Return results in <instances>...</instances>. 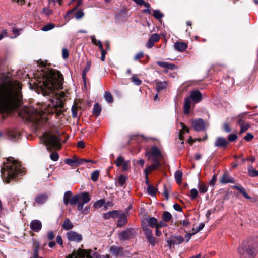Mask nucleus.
I'll return each mask as SVG.
<instances>
[{
	"mask_svg": "<svg viewBox=\"0 0 258 258\" xmlns=\"http://www.w3.org/2000/svg\"><path fill=\"white\" fill-rule=\"evenodd\" d=\"M35 77L37 79L33 84L39 89V93L49 96L52 106L58 112H61L63 108L62 99L66 95L64 92L60 91L62 89V75L56 70H42Z\"/></svg>",
	"mask_w": 258,
	"mask_h": 258,
	"instance_id": "obj_1",
	"label": "nucleus"
},
{
	"mask_svg": "<svg viewBox=\"0 0 258 258\" xmlns=\"http://www.w3.org/2000/svg\"><path fill=\"white\" fill-rule=\"evenodd\" d=\"M21 87L17 81L9 80L0 84V112L16 109L22 99Z\"/></svg>",
	"mask_w": 258,
	"mask_h": 258,
	"instance_id": "obj_2",
	"label": "nucleus"
},
{
	"mask_svg": "<svg viewBox=\"0 0 258 258\" xmlns=\"http://www.w3.org/2000/svg\"><path fill=\"white\" fill-rule=\"evenodd\" d=\"M24 172L21 163L13 157L7 158L1 170L3 180L7 183H9L11 180L19 178Z\"/></svg>",
	"mask_w": 258,
	"mask_h": 258,
	"instance_id": "obj_3",
	"label": "nucleus"
},
{
	"mask_svg": "<svg viewBox=\"0 0 258 258\" xmlns=\"http://www.w3.org/2000/svg\"><path fill=\"white\" fill-rule=\"evenodd\" d=\"M239 258H256L258 253L256 243H242L238 248Z\"/></svg>",
	"mask_w": 258,
	"mask_h": 258,
	"instance_id": "obj_4",
	"label": "nucleus"
},
{
	"mask_svg": "<svg viewBox=\"0 0 258 258\" xmlns=\"http://www.w3.org/2000/svg\"><path fill=\"white\" fill-rule=\"evenodd\" d=\"M19 115L27 121H38L42 115L41 112L32 107H25L19 113Z\"/></svg>",
	"mask_w": 258,
	"mask_h": 258,
	"instance_id": "obj_5",
	"label": "nucleus"
},
{
	"mask_svg": "<svg viewBox=\"0 0 258 258\" xmlns=\"http://www.w3.org/2000/svg\"><path fill=\"white\" fill-rule=\"evenodd\" d=\"M202 99V94L199 91L193 90L191 91L190 96L184 99L183 106L184 114H189L192 101L195 104L200 102Z\"/></svg>",
	"mask_w": 258,
	"mask_h": 258,
	"instance_id": "obj_6",
	"label": "nucleus"
},
{
	"mask_svg": "<svg viewBox=\"0 0 258 258\" xmlns=\"http://www.w3.org/2000/svg\"><path fill=\"white\" fill-rule=\"evenodd\" d=\"M42 140L48 148V146L59 148L60 147V139L57 135H54L49 133H45L42 137Z\"/></svg>",
	"mask_w": 258,
	"mask_h": 258,
	"instance_id": "obj_7",
	"label": "nucleus"
},
{
	"mask_svg": "<svg viewBox=\"0 0 258 258\" xmlns=\"http://www.w3.org/2000/svg\"><path fill=\"white\" fill-rule=\"evenodd\" d=\"M95 254L91 250L79 248L76 252L68 255L66 258H75L77 255H79L81 257L95 258Z\"/></svg>",
	"mask_w": 258,
	"mask_h": 258,
	"instance_id": "obj_8",
	"label": "nucleus"
},
{
	"mask_svg": "<svg viewBox=\"0 0 258 258\" xmlns=\"http://www.w3.org/2000/svg\"><path fill=\"white\" fill-rule=\"evenodd\" d=\"M92 162L91 160H86L85 159H79L76 156H74L72 158H68L65 160V163L72 167H76L83 164L84 162Z\"/></svg>",
	"mask_w": 258,
	"mask_h": 258,
	"instance_id": "obj_9",
	"label": "nucleus"
},
{
	"mask_svg": "<svg viewBox=\"0 0 258 258\" xmlns=\"http://www.w3.org/2000/svg\"><path fill=\"white\" fill-rule=\"evenodd\" d=\"M145 155L148 156L149 159H158L161 156L159 149L156 146H153L150 151L146 152Z\"/></svg>",
	"mask_w": 258,
	"mask_h": 258,
	"instance_id": "obj_10",
	"label": "nucleus"
},
{
	"mask_svg": "<svg viewBox=\"0 0 258 258\" xmlns=\"http://www.w3.org/2000/svg\"><path fill=\"white\" fill-rule=\"evenodd\" d=\"M135 231L133 229H127L122 232L119 235V238L120 240H128L134 235Z\"/></svg>",
	"mask_w": 258,
	"mask_h": 258,
	"instance_id": "obj_11",
	"label": "nucleus"
},
{
	"mask_svg": "<svg viewBox=\"0 0 258 258\" xmlns=\"http://www.w3.org/2000/svg\"><path fill=\"white\" fill-rule=\"evenodd\" d=\"M192 125L194 130L196 131H201L205 128V122L201 118L194 120L192 121Z\"/></svg>",
	"mask_w": 258,
	"mask_h": 258,
	"instance_id": "obj_12",
	"label": "nucleus"
},
{
	"mask_svg": "<svg viewBox=\"0 0 258 258\" xmlns=\"http://www.w3.org/2000/svg\"><path fill=\"white\" fill-rule=\"evenodd\" d=\"M67 236L69 241L78 242L82 240V235L73 231L68 232Z\"/></svg>",
	"mask_w": 258,
	"mask_h": 258,
	"instance_id": "obj_13",
	"label": "nucleus"
},
{
	"mask_svg": "<svg viewBox=\"0 0 258 258\" xmlns=\"http://www.w3.org/2000/svg\"><path fill=\"white\" fill-rule=\"evenodd\" d=\"M244 114L239 115L237 117V122L240 126V133H243L246 131L249 128V124L246 123L242 119V116Z\"/></svg>",
	"mask_w": 258,
	"mask_h": 258,
	"instance_id": "obj_14",
	"label": "nucleus"
},
{
	"mask_svg": "<svg viewBox=\"0 0 258 258\" xmlns=\"http://www.w3.org/2000/svg\"><path fill=\"white\" fill-rule=\"evenodd\" d=\"M160 36L158 34H153L149 39L148 42L146 43V47L148 48H152L154 46V43L158 42Z\"/></svg>",
	"mask_w": 258,
	"mask_h": 258,
	"instance_id": "obj_15",
	"label": "nucleus"
},
{
	"mask_svg": "<svg viewBox=\"0 0 258 258\" xmlns=\"http://www.w3.org/2000/svg\"><path fill=\"white\" fill-rule=\"evenodd\" d=\"M30 227L31 229L33 231L38 232L42 228V223L41 221L38 220H33L31 222Z\"/></svg>",
	"mask_w": 258,
	"mask_h": 258,
	"instance_id": "obj_16",
	"label": "nucleus"
},
{
	"mask_svg": "<svg viewBox=\"0 0 258 258\" xmlns=\"http://www.w3.org/2000/svg\"><path fill=\"white\" fill-rule=\"evenodd\" d=\"M228 144V141L225 138L220 137L216 139L214 145L217 147H226Z\"/></svg>",
	"mask_w": 258,
	"mask_h": 258,
	"instance_id": "obj_17",
	"label": "nucleus"
},
{
	"mask_svg": "<svg viewBox=\"0 0 258 258\" xmlns=\"http://www.w3.org/2000/svg\"><path fill=\"white\" fill-rule=\"evenodd\" d=\"M48 197L45 194H40L36 196L35 198V201L38 204H43L47 200Z\"/></svg>",
	"mask_w": 258,
	"mask_h": 258,
	"instance_id": "obj_18",
	"label": "nucleus"
},
{
	"mask_svg": "<svg viewBox=\"0 0 258 258\" xmlns=\"http://www.w3.org/2000/svg\"><path fill=\"white\" fill-rule=\"evenodd\" d=\"M117 221V227H121L127 222V217L124 213H121Z\"/></svg>",
	"mask_w": 258,
	"mask_h": 258,
	"instance_id": "obj_19",
	"label": "nucleus"
},
{
	"mask_svg": "<svg viewBox=\"0 0 258 258\" xmlns=\"http://www.w3.org/2000/svg\"><path fill=\"white\" fill-rule=\"evenodd\" d=\"M157 64L161 67L166 68L167 69L174 70L176 68V66L172 63H169L165 61H157Z\"/></svg>",
	"mask_w": 258,
	"mask_h": 258,
	"instance_id": "obj_20",
	"label": "nucleus"
},
{
	"mask_svg": "<svg viewBox=\"0 0 258 258\" xmlns=\"http://www.w3.org/2000/svg\"><path fill=\"white\" fill-rule=\"evenodd\" d=\"M174 47L176 49L179 51H183L187 47V45L185 43L183 42H176L174 44Z\"/></svg>",
	"mask_w": 258,
	"mask_h": 258,
	"instance_id": "obj_21",
	"label": "nucleus"
},
{
	"mask_svg": "<svg viewBox=\"0 0 258 258\" xmlns=\"http://www.w3.org/2000/svg\"><path fill=\"white\" fill-rule=\"evenodd\" d=\"M153 163L148 166V169L149 170H156L161 166L160 162L158 159H152Z\"/></svg>",
	"mask_w": 258,
	"mask_h": 258,
	"instance_id": "obj_22",
	"label": "nucleus"
},
{
	"mask_svg": "<svg viewBox=\"0 0 258 258\" xmlns=\"http://www.w3.org/2000/svg\"><path fill=\"white\" fill-rule=\"evenodd\" d=\"M110 250L114 255H121L122 254V249L117 246H111Z\"/></svg>",
	"mask_w": 258,
	"mask_h": 258,
	"instance_id": "obj_23",
	"label": "nucleus"
},
{
	"mask_svg": "<svg viewBox=\"0 0 258 258\" xmlns=\"http://www.w3.org/2000/svg\"><path fill=\"white\" fill-rule=\"evenodd\" d=\"M148 225L152 228H157L158 220L155 217H150L147 220Z\"/></svg>",
	"mask_w": 258,
	"mask_h": 258,
	"instance_id": "obj_24",
	"label": "nucleus"
},
{
	"mask_svg": "<svg viewBox=\"0 0 258 258\" xmlns=\"http://www.w3.org/2000/svg\"><path fill=\"white\" fill-rule=\"evenodd\" d=\"M73 224L69 218L65 219L62 225L63 228L66 230H69L73 228Z\"/></svg>",
	"mask_w": 258,
	"mask_h": 258,
	"instance_id": "obj_25",
	"label": "nucleus"
},
{
	"mask_svg": "<svg viewBox=\"0 0 258 258\" xmlns=\"http://www.w3.org/2000/svg\"><path fill=\"white\" fill-rule=\"evenodd\" d=\"M79 195L80 196V200H81V202L84 204L88 203L91 200V198L87 192H83Z\"/></svg>",
	"mask_w": 258,
	"mask_h": 258,
	"instance_id": "obj_26",
	"label": "nucleus"
},
{
	"mask_svg": "<svg viewBox=\"0 0 258 258\" xmlns=\"http://www.w3.org/2000/svg\"><path fill=\"white\" fill-rule=\"evenodd\" d=\"M221 182L222 183H234V179L232 177L224 175L221 179Z\"/></svg>",
	"mask_w": 258,
	"mask_h": 258,
	"instance_id": "obj_27",
	"label": "nucleus"
},
{
	"mask_svg": "<svg viewBox=\"0 0 258 258\" xmlns=\"http://www.w3.org/2000/svg\"><path fill=\"white\" fill-rule=\"evenodd\" d=\"M204 227V224L201 223L199 224V226L196 228L195 232L193 233H187L186 234V237L187 238V240H189L190 238V237L195 234V233L199 232L201 230H202Z\"/></svg>",
	"mask_w": 258,
	"mask_h": 258,
	"instance_id": "obj_28",
	"label": "nucleus"
},
{
	"mask_svg": "<svg viewBox=\"0 0 258 258\" xmlns=\"http://www.w3.org/2000/svg\"><path fill=\"white\" fill-rule=\"evenodd\" d=\"M8 136L10 139H15L18 138V137L20 136V133L18 131L11 130L9 131Z\"/></svg>",
	"mask_w": 258,
	"mask_h": 258,
	"instance_id": "obj_29",
	"label": "nucleus"
},
{
	"mask_svg": "<svg viewBox=\"0 0 258 258\" xmlns=\"http://www.w3.org/2000/svg\"><path fill=\"white\" fill-rule=\"evenodd\" d=\"M167 83L166 82H158L156 83V90L157 92L161 91L166 88Z\"/></svg>",
	"mask_w": 258,
	"mask_h": 258,
	"instance_id": "obj_30",
	"label": "nucleus"
},
{
	"mask_svg": "<svg viewBox=\"0 0 258 258\" xmlns=\"http://www.w3.org/2000/svg\"><path fill=\"white\" fill-rule=\"evenodd\" d=\"M72 194L70 191H67L64 193L63 196V202L66 205H67L70 201Z\"/></svg>",
	"mask_w": 258,
	"mask_h": 258,
	"instance_id": "obj_31",
	"label": "nucleus"
},
{
	"mask_svg": "<svg viewBox=\"0 0 258 258\" xmlns=\"http://www.w3.org/2000/svg\"><path fill=\"white\" fill-rule=\"evenodd\" d=\"M101 111V106L98 103H95L93 109V113L96 116H99Z\"/></svg>",
	"mask_w": 258,
	"mask_h": 258,
	"instance_id": "obj_32",
	"label": "nucleus"
},
{
	"mask_svg": "<svg viewBox=\"0 0 258 258\" xmlns=\"http://www.w3.org/2000/svg\"><path fill=\"white\" fill-rule=\"evenodd\" d=\"M104 97L105 100L108 103H112L113 101V96L111 95V93L109 91H106L104 95Z\"/></svg>",
	"mask_w": 258,
	"mask_h": 258,
	"instance_id": "obj_33",
	"label": "nucleus"
},
{
	"mask_svg": "<svg viewBox=\"0 0 258 258\" xmlns=\"http://www.w3.org/2000/svg\"><path fill=\"white\" fill-rule=\"evenodd\" d=\"M175 179L176 181L180 184L182 181V173L179 170H177L175 172L174 174Z\"/></svg>",
	"mask_w": 258,
	"mask_h": 258,
	"instance_id": "obj_34",
	"label": "nucleus"
},
{
	"mask_svg": "<svg viewBox=\"0 0 258 258\" xmlns=\"http://www.w3.org/2000/svg\"><path fill=\"white\" fill-rule=\"evenodd\" d=\"M80 200V196L79 195H75L71 197L69 203L71 205H74L79 203Z\"/></svg>",
	"mask_w": 258,
	"mask_h": 258,
	"instance_id": "obj_35",
	"label": "nucleus"
},
{
	"mask_svg": "<svg viewBox=\"0 0 258 258\" xmlns=\"http://www.w3.org/2000/svg\"><path fill=\"white\" fill-rule=\"evenodd\" d=\"M127 177L123 175H120L117 179V183L120 186H122L126 182Z\"/></svg>",
	"mask_w": 258,
	"mask_h": 258,
	"instance_id": "obj_36",
	"label": "nucleus"
},
{
	"mask_svg": "<svg viewBox=\"0 0 258 258\" xmlns=\"http://www.w3.org/2000/svg\"><path fill=\"white\" fill-rule=\"evenodd\" d=\"M172 216V215L167 211L164 212L162 214L163 220L165 222H168L171 219Z\"/></svg>",
	"mask_w": 258,
	"mask_h": 258,
	"instance_id": "obj_37",
	"label": "nucleus"
},
{
	"mask_svg": "<svg viewBox=\"0 0 258 258\" xmlns=\"http://www.w3.org/2000/svg\"><path fill=\"white\" fill-rule=\"evenodd\" d=\"M147 192L152 196H155L156 192L157 189L151 185H148L147 188Z\"/></svg>",
	"mask_w": 258,
	"mask_h": 258,
	"instance_id": "obj_38",
	"label": "nucleus"
},
{
	"mask_svg": "<svg viewBox=\"0 0 258 258\" xmlns=\"http://www.w3.org/2000/svg\"><path fill=\"white\" fill-rule=\"evenodd\" d=\"M91 66V62L90 61H88L86 63V66L82 72V77L85 80V76L86 75L87 73L89 71Z\"/></svg>",
	"mask_w": 258,
	"mask_h": 258,
	"instance_id": "obj_39",
	"label": "nucleus"
},
{
	"mask_svg": "<svg viewBox=\"0 0 258 258\" xmlns=\"http://www.w3.org/2000/svg\"><path fill=\"white\" fill-rule=\"evenodd\" d=\"M118 16L119 18H127L128 16L127 10L125 8L121 9L119 12Z\"/></svg>",
	"mask_w": 258,
	"mask_h": 258,
	"instance_id": "obj_40",
	"label": "nucleus"
},
{
	"mask_svg": "<svg viewBox=\"0 0 258 258\" xmlns=\"http://www.w3.org/2000/svg\"><path fill=\"white\" fill-rule=\"evenodd\" d=\"M180 124L181 127L182 128V131H181L180 132L179 137V139L180 140H182L183 138V131H184L185 132H189V128L187 127H186L183 123L180 122Z\"/></svg>",
	"mask_w": 258,
	"mask_h": 258,
	"instance_id": "obj_41",
	"label": "nucleus"
},
{
	"mask_svg": "<svg viewBox=\"0 0 258 258\" xmlns=\"http://www.w3.org/2000/svg\"><path fill=\"white\" fill-rule=\"evenodd\" d=\"M198 187L199 188L200 192L201 194H205L207 191L208 187L206 184L204 183L199 184L198 185Z\"/></svg>",
	"mask_w": 258,
	"mask_h": 258,
	"instance_id": "obj_42",
	"label": "nucleus"
},
{
	"mask_svg": "<svg viewBox=\"0 0 258 258\" xmlns=\"http://www.w3.org/2000/svg\"><path fill=\"white\" fill-rule=\"evenodd\" d=\"M105 203V200L104 199H101L96 201L93 205V206L95 208H99L103 206Z\"/></svg>",
	"mask_w": 258,
	"mask_h": 258,
	"instance_id": "obj_43",
	"label": "nucleus"
},
{
	"mask_svg": "<svg viewBox=\"0 0 258 258\" xmlns=\"http://www.w3.org/2000/svg\"><path fill=\"white\" fill-rule=\"evenodd\" d=\"M147 238L149 242H154V237L152 236V231L148 228L146 229Z\"/></svg>",
	"mask_w": 258,
	"mask_h": 258,
	"instance_id": "obj_44",
	"label": "nucleus"
},
{
	"mask_svg": "<svg viewBox=\"0 0 258 258\" xmlns=\"http://www.w3.org/2000/svg\"><path fill=\"white\" fill-rule=\"evenodd\" d=\"M99 172L98 170H95L91 173V178L93 181H96L99 177Z\"/></svg>",
	"mask_w": 258,
	"mask_h": 258,
	"instance_id": "obj_45",
	"label": "nucleus"
},
{
	"mask_svg": "<svg viewBox=\"0 0 258 258\" xmlns=\"http://www.w3.org/2000/svg\"><path fill=\"white\" fill-rule=\"evenodd\" d=\"M55 27V25L53 23H49L43 26L41 30L43 31H47L53 29Z\"/></svg>",
	"mask_w": 258,
	"mask_h": 258,
	"instance_id": "obj_46",
	"label": "nucleus"
},
{
	"mask_svg": "<svg viewBox=\"0 0 258 258\" xmlns=\"http://www.w3.org/2000/svg\"><path fill=\"white\" fill-rule=\"evenodd\" d=\"M198 190L195 188H193L190 190V193L189 195V196L190 199L192 200H194L196 198H197V197L198 196Z\"/></svg>",
	"mask_w": 258,
	"mask_h": 258,
	"instance_id": "obj_47",
	"label": "nucleus"
},
{
	"mask_svg": "<svg viewBox=\"0 0 258 258\" xmlns=\"http://www.w3.org/2000/svg\"><path fill=\"white\" fill-rule=\"evenodd\" d=\"M153 16L156 19H159L163 17V14L159 10H156L154 11Z\"/></svg>",
	"mask_w": 258,
	"mask_h": 258,
	"instance_id": "obj_48",
	"label": "nucleus"
},
{
	"mask_svg": "<svg viewBox=\"0 0 258 258\" xmlns=\"http://www.w3.org/2000/svg\"><path fill=\"white\" fill-rule=\"evenodd\" d=\"M131 80L136 85H140L142 83L141 80L137 77L135 75H134L132 77Z\"/></svg>",
	"mask_w": 258,
	"mask_h": 258,
	"instance_id": "obj_49",
	"label": "nucleus"
},
{
	"mask_svg": "<svg viewBox=\"0 0 258 258\" xmlns=\"http://www.w3.org/2000/svg\"><path fill=\"white\" fill-rule=\"evenodd\" d=\"M248 171L249 175L251 177L255 176L256 170H254L251 165L248 166Z\"/></svg>",
	"mask_w": 258,
	"mask_h": 258,
	"instance_id": "obj_50",
	"label": "nucleus"
},
{
	"mask_svg": "<svg viewBox=\"0 0 258 258\" xmlns=\"http://www.w3.org/2000/svg\"><path fill=\"white\" fill-rule=\"evenodd\" d=\"M111 217L112 218H118L120 215V213L119 211L117 210H112L110 211Z\"/></svg>",
	"mask_w": 258,
	"mask_h": 258,
	"instance_id": "obj_51",
	"label": "nucleus"
},
{
	"mask_svg": "<svg viewBox=\"0 0 258 258\" xmlns=\"http://www.w3.org/2000/svg\"><path fill=\"white\" fill-rule=\"evenodd\" d=\"M84 15V13L82 10H78L75 14V18L79 20L82 18Z\"/></svg>",
	"mask_w": 258,
	"mask_h": 258,
	"instance_id": "obj_52",
	"label": "nucleus"
},
{
	"mask_svg": "<svg viewBox=\"0 0 258 258\" xmlns=\"http://www.w3.org/2000/svg\"><path fill=\"white\" fill-rule=\"evenodd\" d=\"M82 4V1H79V2H78V4H77V5L76 6V7L73 8L72 10H70L68 13L67 14H66V17H70V15L74 11H75L77 8L80 6Z\"/></svg>",
	"mask_w": 258,
	"mask_h": 258,
	"instance_id": "obj_53",
	"label": "nucleus"
},
{
	"mask_svg": "<svg viewBox=\"0 0 258 258\" xmlns=\"http://www.w3.org/2000/svg\"><path fill=\"white\" fill-rule=\"evenodd\" d=\"M124 162V159L121 156H119L116 159L115 163L116 166L119 167L121 166Z\"/></svg>",
	"mask_w": 258,
	"mask_h": 258,
	"instance_id": "obj_54",
	"label": "nucleus"
},
{
	"mask_svg": "<svg viewBox=\"0 0 258 258\" xmlns=\"http://www.w3.org/2000/svg\"><path fill=\"white\" fill-rule=\"evenodd\" d=\"M50 157L52 160L56 161L58 160L59 156L58 153L54 152L50 155Z\"/></svg>",
	"mask_w": 258,
	"mask_h": 258,
	"instance_id": "obj_55",
	"label": "nucleus"
},
{
	"mask_svg": "<svg viewBox=\"0 0 258 258\" xmlns=\"http://www.w3.org/2000/svg\"><path fill=\"white\" fill-rule=\"evenodd\" d=\"M237 135L234 134H230L228 137V141L229 142H234L237 139Z\"/></svg>",
	"mask_w": 258,
	"mask_h": 258,
	"instance_id": "obj_56",
	"label": "nucleus"
},
{
	"mask_svg": "<svg viewBox=\"0 0 258 258\" xmlns=\"http://www.w3.org/2000/svg\"><path fill=\"white\" fill-rule=\"evenodd\" d=\"M144 56V53L142 51L138 52L136 54V55L134 57V60H138L141 58H142Z\"/></svg>",
	"mask_w": 258,
	"mask_h": 258,
	"instance_id": "obj_57",
	"label": "nucleus"
},
{
	"mask_svg": "<svg viewBox=\"0 0 258 258\" xmlns=\"http://www.w3.org/2000/svg\"><path fill=\"white\" fill-rule=\"evenodd\" d=\"M169 191H170V189L167 188L165 186H164L163 195L166 200L168 199Z\"/></svg>",
	"mask_w": 258,
	"mask_h": 258,
	"instance_id": "obj_58",
	"label": "nucleus"
},
{
	"mask_svg": "<svg viewBox=\"0 0 258 258\" xmlns=\"http://www.w3.org/2000/svg\"><path fill=\"white\" fill-rule=\"evenodd\" d=\"M167 225V224H166V222L164 221H160L159 222H158L157 228H160L163 227H166Z\"/></svg>",
	"mask_w": 258,
	"mask_h": 258,
	"instance_id": "obj_59",
	"label": "nucleus"
},
{
	"mask_svg": "<svg viewBox=\"0 0 258 258\" xmlns=\"http://www.w3.org/2000/svg\"><path fill=\"white\" fill-rule=\"evenodd\" d=\"M72 116L73 118H76L77 116V108L75 106L72 108Z\"/></svg>",
	"mask_w": 258,
	"mask_h": 258,
	"instance_id": "obj_60",
	"label": "nucleus"
},
{
	"mask_svg": "<svg viewBox=\"0 0 258 258\" xmlns=\"http://www.w3.org/2000/svg\"><path fill=\"white\" fill-rule=\"evenodd\" d=\"M62 57L63 58H67L69 56V52L66 48H63L62 51Z\"/></svg>",
	"mask_w": 258,
	"mask_h": 258,
	"instance_id": "obj_61",
	"label": "nucleus"
},
{
	"mask_svg": "<svg viewBox=\"0 0 258 258\" xmlns=\"http://www.w3.org/2000/svg\"><path fill=\"white\" fill-rule=\"evenodd\" d=\"M216 179H217V175L216 174H215L213 176L212 178L209 181V184L210 185L213 186L215 184Z\"/></svg>",
	"mask_w": 258,
	"mask_h": 258,
	"instance_id": "obj_62",
	"label": "nucleus"
},
{
	"mask_svg": "<svg viewBox=\"0 0 258 258\" xmlns=\"http://www.w3.org/2000/svg\"><path fill=\"white\" fill-rule=\"evenodd\" d=\"M253 138V136L250 134V133H248L247 134V135L245 136L244 137V139L246 141H250L251 140V139H252Z\"/></svg>",
	"mask_w": 258,
	"mask_h": 258,
	"instance_id": "obj_63",
	"label": "nucleus"
},
{
	"mask_svg": "<svg viewBox=\"0 0 258 258\" xmlns=\"http://www.w3.org/2000/svg\"><path fill=\"white\" fill-rule=\"evenodd\" d=\"M48 238L49 240H52L54 237V233L52 231H49L47 234Z\"/></svg>",
	"mask_w": 258,
	"mask_h": 258,
	"instance_id": "obj_64",
	"label": "nucleus"
}]
</instances>
